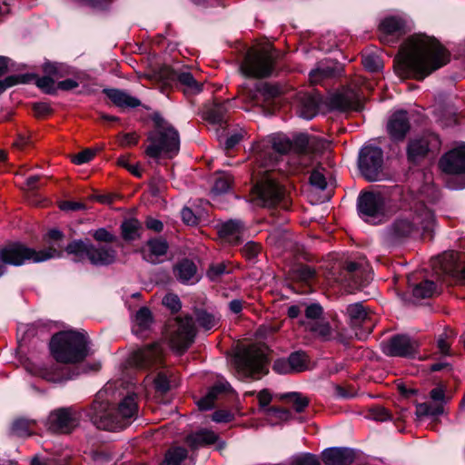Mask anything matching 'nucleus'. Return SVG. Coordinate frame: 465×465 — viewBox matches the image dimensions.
I'll return each mask as SVG.
<instances>
[{
  "mask_svg": "<svg viewBox=\"0 0 465 465\" xmlns=\"http://www.w3.org/2000/svg\"><path fill=\"white\" fill-rule=\"evenodd\" d=\"M80 418L74 408H60L49 414L46 426L54 433H70L79 425Z\"/></svg>",
  "mask_w": 465,
  "mask_h": 465,
  "instance_id": "obj_14",
  "label": "nucleus"
},
{
  "mask_svg": "<svg viewBox=\"0 0 465 465\" xmlns=\"http://www.w3.org/2000/svg\"><path fill=\"white\" fill-rule=\"evenodd\" d=\"M93 237L97 242L105 243L113 242L115 240V236L104 228L95 230L93 233Z\"/></svg>",
  "mask_w": 465,
  "mask_h": 465,
  "instance_id": "obj_58",
  "label": "nucleus"
},
{
  "mask_svg": "<svg viewBox=\"0 0 465 465\" xmlns=\"http://www.w3.org/2000/svg\"><path fill=\"white\" fill-rule=\"evenodd\" d=\"M443 412V405L441 403H419L416 405V415L418 417L438 416Z\"/></svg>",
  "mask_w": 465,
  "mask_h": 465,
  "instance_id": "obj_41",
  "label": "nucleus"
},
{
  "mask_svg": "<svg viewBox=\"0 0 465 465\" xmlns=\"http://www.w3.org/2000/svg\"><path fill=\"white\" fill-rule=\"evenodd\" d=\"M141 224L136 219L126 220L122 223V235L124 240L134 241L139 236Z\"/></svg>",
  "mask_w": 465,
  "mask_h": 465,
  "instance_id": "obj_40",
  "label": "nucleus"
},
{
  "mask_svg": "<svg viewBox=\"0 0 465 465\" xmlns=\"http://www.w3.org/2000/svg\"><path fill=\"white\" fill-rule=\"evenodd\" d=\"M454 255L452 253H444L439 257V263L440 264L443 273L450 274L454 272Z\"/></svg>",
  "mask_w": 465,
  "mask_h": 465,
  "instance_id": "obj_54",
  "label": "nucleus"
},
{
  "mask_svg": "<svg viewBox=\"0 0 465 465\" xmlns=\"http://www.w3.org/2000/svg\"><path fill=\"white\" fill-rule=\"evenodd\" d=\"M440 168L449 174L465 173V143L449 151L440 160Z\"/></svg>",
  "mask_w": 465,
  "mask_h": 465,
  "instance_id": "obj_19",
  "label": "nucleus"
},
{
  "mask_svg": "<svg viewBox=\"0 0 465 465\" xmlns=\"http://www.w3.org/2000/svg\"><path fill=\"white\" fill-rule=\"evenodd\" d=\"M154 386L157 391L166 392L170 389V381L165 372H159L154 379Z\"/></svg>",
  "mask_w": 465,
  "mask_h": 465,
  "instance_id": "obj_59",
  "label": "nucleus"
},
{
  "mask_svg": "<svg viewBox=\"0 0 465 465\" xmlns=\"http://www.w3.org/2000/svg\"><path fill=\"white\" fill-rule=\"evenodd\" d=\"M244 227L241 221L230 220L218 229L219 235L222 239L232 244H236L243 232Z\"/></svg>",
  "mask_w": 465,
  "mask_h": 465,
  "instance_id": "obj_29",
  "label": "nucleus"
},
{
  "mask_svg": "<svg viewBox=\"0 0 465 465\" xmlns=\"http://www.w3.org/2000/svg\"><path fill=\"white\" fill-rule=\"evenodd\" d=\"M230 273L227 265L224 262L213 263L207 271V277L212 282L219 281L223 275Z\"/></svg>",
  "mask_w": 465,
  "mask_h": 465,
  "instance_id": "obj_50",
  "label": "nucleus"
},
{
  "mask_svg": "<svg viewBox=\"0 0 465 465\" xmlns=\"http://www.w3.org/2000/svg\"><path fill=\"white\" fill-rule=\"evenodd\" d=\"M292 465H321L318 458L311 453H302L292 458Z\"/></svg>",
  "mask_w": 465,
  "mask_h": 465,
  "instance_id": "obj_52",
  "label": "nucleus"
},
{
  "mask_svg": "<svg viewBox=\"0 0 465 465\" xmlns=\"http://www.w3.org/2000/svg\"><path fill=\"white\" fill-rule=\"evenodd\" d=\"M337 66L332 62H321L317 67L309 74V80L312 84H320L326 78L332 77L336 74Z\"/></svg>",
  "mask_w": 465,
  "mask_h": 465,
  "instance_id": "obj_32",
  "label": "nucleus"
},
{
  "mask_svg": "<svg viewBox=\"0 0 465 465\" xmlns=\"http://www.w3.org/2000/svg\"><path fill=\"white\" fill-rule=\"evenodd\" d=\"M164 350L160 342L153 343L133 352L130 356V364L144 369L152 366H160L163 363Z\"/></svg>",
  "mask_w": 465,
  "mask_h": 465,
  "instance_id": "obj_15",
  "label": "nucleus"
},
{
  "mask_svg": "<svg viewBox=\"0 0 465 465\" xmlns=\"http://www.w3.org/2000/svg\"><path fill=\"white\" fill-rule=\"evenodd\" d=\"M104 93L114 103V105L123 109L135 108L141 104V102L138 98L132 96L127 92L120 89H104Z\"/></svg>",
  "mask_w": 465,
  "mask_h": 465,
  "instance_id": "obj_28",
  "label": "nucleus"
},
{
  "mask_svg": "<svg viewBox=\"0 0 465 465\" xmlns=\"http://www.w3.org/2000/svg\"><path fill=\"white\" fill-rule=\"evenodd\" d=\"M242 252L245 258L252 260L258 255L260 246L254 242H249L243 246Z\"/></svg>",
  "mask_w": 465,
  "mask_h": 465,
  "instance_id": "obj_62",
  "label": "nucleus"
},
{
  "mask_svg": "<svg viewBox=\"0 0 465 465\" xmlns=\"http://www.w3.org/2000/svg\"><path fill=\"white\" fill-rule=\"evenodd\" d=\"M346 315L348 323L352 329L353 335L358 339H362L371 333L374 325L373 314L361 302L352 303L347 306Z\"/></svg>",
  "mask_w": 465,
  "mask_h": 465,
  "instance_id": "obj_13",
  "label": "nucleus"
},
{
  "mask_svg": "<svg viewBox=\"0 0 465 465\" xmlns=\"http://www.w3.org/2000/svg\"><path fill=\"white\" fill-rule=\"evenodd\" d=\"M95 155V152L92 149H85L77 154H75L73 158V162L75 164H83L90 162L94 156Z\"/></svg>",
  "mask_w": 465,
  "mask_h": 465,
  "instance_id": "obj_61",
  "label": "nucleus"
},
{
  "mask_svg": "<svg viewBox=\"0 0 465 465\" xmlns=\"http://www.w3.org/2000/svg\"><path fill=\"white\" fill-rule=\"evenodd\" d=\"M418 343L407 335H396L383 345V351L390 356L411 357L416 353Z\"/></svg>",
  "mask_w": 465,
  "mask_h": 465,
  "instance_id": "obj_20",
  "label": "nucleus"
},
{
  "mask_svg": "<svg viewBox=\"0 0 465 465\" xmlns=\"http://www.w3.org/2000/svg\"><path fill=\"white\" fill-rule=\"evenodd\" d=\"M331 108L339 111L361 110L362 108V97L359 90L346 88L332 94L330 98Z\"/></svg>",
  "mask_w": 465,
  "mask_h": 465,
  "instance_id": "obj_18",
  "label": "nucleus"
},
{
  "mask_svg": "<svg viewBox=\"0 0 465 465\" xmlns=\"http://www.w3.org/2000/svg\"><path fill=\"white\" fill-rule=\"evenodd\" d=\"M187 458V450L183 447L171 448L165 454L162 465H182Z\"/></svg>",
  "mask_w": 465,
  "mask_h": 465,
  "instance_id": "obj_38",
  "label": "nucleus"
},
{
  "mask_svg": "<svg viewBox=\"0 0 465 465\" xmlns=\"http://www.w3.org/2000/svg\"><path fill=\"white\" fill-rule=\"evenodd\" d=\"M345 270L347 274H350V277L353 282L352 287H354L355 289L366 285L371 279L370 274H367L364 278L362 277V271L361 269L360 264L357 262H348L346 264Z\"/></svg>",
  "mask_w": 465,
  "mask_h": 465,
  "instance_id": "obj_37",
  "label": "nucleus"
},
{
  "mask_svg": "<svg viewBox=\"0 0 465 465\" xmlns=\"http://www.w3.org/2000/svg\"><path fill=\"white\" fill-rule=\"evenodd\" d=\"M323 168L313 170L310 175V183L318 190L323 191L327 187L326 175Z\"/></svg>",
  "mask_w": 465,
  "mask_h": 465,
  "instance_id": "obj_49",
  "label": "nucleus"
},
{
  "mask_svg": "<svg viewBox=\"0 0 465 465\" xmlns=\"http://www.w3.org/2000/svg\"><path fill=\"white\" fill-rule=\"evenodd\" d=\"M322 314V308L316 303H312L307 306L305 310V315L307 320L305 322H314L321 321V316Z\"/></svg>",
  "mask_w": 465,
  "mask_h": 465,
  "instance_id": "obj_55",
  "label": "nucleus"
},
{
  "mask_svg": "<svg viewBox=\"0 0 465 465\" xmlns=\"http://www.w3.org/2000/svg\"><path fill=\"white\" fill-rule=\"evenodd\" d=\"M440 142L438 135L430 134L409 142L407 148L408 158L411 162H418L425 157L429 152L440 149Z\"/></svg>",
  "mask_w": 465,
  "mask_h": 465,
  "instance_id": "obj_16",
  "label": "nucleus"
},
{
  "mask_svg": "<svg viewBox=\"0 0 465 465\" xmlns=\"http://www.w3.org/2000/svg\"><path fill=\"white\" fill-rule=\"evenodd\" d=\"M370 417L378 421H385L391 419V414L384 407L377 406L370 410Z\"/></svg>",
  "mask_w": 465,
  "mask_h": 465,
  "instance_id": "obj_57",
  "label": "nucleus"
},
{
  "mask_svg": "<svg viewBox=\"0 0 465 465\" xmlns=\"http://www.w3.org/2000/svg\"><path fill=\"white\" fill-rule=\"evenodd\" d=\"M448 61L447 50L434 37L417 34L401 47L396 71L403 77L422 80Z\"/></svg>",
  "mask_w": 465,
  "mask_h": 465,
  "instance_id": "obj_2",
  "label": "nucleus"
},
{
  "mask_svg": "<svg viewBox=\"0 0 465 465\" xmlns=\"http://www.w3.org/2000/svg\"><path fill=\"white\" fill-rule=\"evenodd\" d=\"M162 77L168 82L177 81L183 87L185 94H195L202 91L201 84L194 79L190 72H179L170 67H164Z\"/></svg>",
  "mask_w": 465,
  "mask_h": 465,
  "instance_id": "obj_23",
  "label": "nucleus"
},
{
  "mask_svg": "<svg viewBox=\"0 0 465 465\" xmlns=\"http://www.w3.org/2000/svg\"><path fill=\"white\" fill-rule=\"evenodd\" d=\"M154 130L148 134L150 144L145 153L151 158L164 155L172 158L180 149V136L178 131L163 120H155Z\"/></svg>",
  "mask_w": 465,
  "mask_h": 465,
  "instance_id": "obj_6",
  "label": "nucleus"
},
{
  "mask_svg": "<svg viewBox=\"0 0 465 465\" xmlns=\"http://www.w3.org/2000/svg\"><path fill=\"white\" fill-rule=\"evenodd\" d=\"M282 400H286L292 403L297 412H302L309 405V399L300 392H289L281 396Z\"/></svg>",
  "mask_w": 465,
  "mask_h": 465,
  "instance_id": "obj_39",
  "label": "nucleus"
},
{
  "mask_svg": "<svg viewBox=\"0 0 465 465\" xmlns=\"http://www.w3.org/2000/svg\"><path fill=\"white\" fill-rule=\"evenodd\" d=\"M355 458L354 451L349 448H329L322 452L325 465H351Z\"/></svg>",
  "mask_w": 465,
  "mask_h": 465,
  "instance_id": "obj_25",
  "label": "nucleus"
},
{
  "mask_svg": "<svg viewBox=\"0 0 465 465\" xmlns=\"http://www.w3.org/2000/svg\"><path fill=\"white\" fill-rule=\"evenodd\" d=\"M89 340L84 332L63 331L54 334L49 348L54 359L61 363H77L89 354Z\"/></svg>",
  "mask_w": 465,
  "mask_h": 465,
  "instance_id": "obj_4",
  "label": "nucleus"
},
{
  "mask_svg": "<svg viewBox=\"0 0 465 465\" xmlns=\"http://www.w3.org/2000/svg\"><path fill=\"white\" fill-rule=\"evenodd\" d=\"M384 201L380 193H364L359 196L358 211L360 216L366 222H372L383 211Z\"/></svg>",
  "mask_w": 465,
  "mask_h": 465,
  "instance_id": "obj_17",
  "label": "nucleus"
},
{
  "mask_svg": "<svg viewBox=\"0 0 465 465\" xmlns=\"http://www.w3.org/2000/svg\"><path fill=\"white\" fill-rule=\"evenodd\" d=\"M34 421L25 419H17L13 422L12 433L18 437L29 436L32 433Z\"/></svg>",
  "mask_w": 465,
  "mask_h": 465,
  "instance_id": "obj_44",
  "label": "nucleus"
},
{
  "mask_svg": "<svg viewBox=\"0 0 465 465\" xmlns=\"http://www.w3.org/2000/svg\"><path fill=\"white\" fill-rule=\"evenodd\" d=\"M362 64L370 72H379L383 67V64L380 56L373 53L362 55Z\"/></svg>",
  "mask_w": 465,
  "mask_h": 465,
  "instance_id": "obj_48",
  "label": "nucleus"
},
{
  "mask_svg": "<svg viewBox=\"0 0 465 465\" xmlns=\"http://www.w3.org/2000/svg\"><path fill=\"white\" fill-rule=\"evenodd\" d=\"M247 134V132L242 129H237L234 130L230 135L227 137L225 141V149L231 150L232 149L236 144H238Z\"/></svg>",
  "mask_w": 465,
  "mask_h": 465,
  "instance_id": "obj_53",
  "label": "nucleus"
},
{
  "mask_svg": "<svg viewBox=\"0 0 465 465\" xmlns=\"http://www.w3.org/2000/svg\"><path fill=\"white\" fill-rule=\"evenodd\" d=\"M153 322L152 313L146 307H142L135 314L134 323L140 331L146 330L150 327Z\"/></svg>",
  "mask_w": 465,
  "mask_h": 465,
  "instance_id": "obj_47",
  "label": "nucleus"
},
{
  "mask_svg": "<svg viewBox=\"0 0 465 465\" xmlns=\"http://www.w3.org/2000/svg\"><path fill=\"white\" fill-rule=\"evenodd\" d=\"M231 389L230 384L227 381H219L213 385L207 394L198 401L197 404L200 410L207 411L213 407L214 401L217 396L222 393L228 391Z\"/></svg>",
  "mask_w": 465,
  "mask_h": 465,
  "instance_id": "obj_34",
  "label": "nucleus"
},
{
  "mask_svg": "<svg viewBox=\"0 0 465 465\" xmlns=\"http://www.w3.org/2000/svg\"><path fill=\"white\" fill-rule=\"evenodd\" d=\"M298 102V114L301 117L311 120L317 114L319 100L316 96L309 94H300Z\"/></svg>",
  "mask_w": 465,
  "mask_h": 465,
  "instance_id": "obj_30",
  "label": "nucleus"
},
{
  "mask_svg": "<svg viewBox=\"0 0 465 465\" xmlns=\"http://www.w3.org/2000/svg\"><path fill=\"white\" fill-rule=\"evenodd\" d=\"M274 61L275 54L272 49L250 50L242 63L241 70L249 77H268L273 71Z\"/></svg>",
  "mask_w": 465,
  "mask_h": 465,
  "instance_id": "obj_10",
  "label": "nucleus"
},
{
  "mask_svg": "<svg viewBox=\"0 0 465 465\" xmlns=\"http://www.w3.org/2000/svg\"><path fill=\"white\" fill-rule=\"evenodd\" d=\"M405 23L398 16H389L384 18L381 25L380 29L382 33L381 36L382 41H389L388 37L394 35H401L404 32Z\"/></svg>",
  "mask_w": 465,
  "mask_h": 465,
  "instance_id": "obj_31",
  "label": "nucleus"
},
{
  "mask_svg": "<svg viewBox=\"0 0 465 465\" xmlns=\"http://www.w3.org/2000/svg\"><path fill=\"white\" fill-rule=\"evenodd\" d=\"M98 392L93 401L88 415L93 424L100 429L116 431L129 426L138 416V403L135 394L125 396L117 405H111Z\"/></svg>",
  "mask_w": 465,
  "mask_h": 465,
  "instance_id": "obj_3",
  "label": "nucleus"
},
{
  "mask_svg": "<svg viewBox=\"0 0 465 465\" xmlns=\"http://www.w3.org/2000/svg\"><path fill=\"white\" fill-rule=\"evenodd\" d=\"M217 439L218 436L213 431L201 430L195 433L188 435L186 442L192 449H198L200 447L213 444Z\"/></svg>",
  "mask_w": 465,
  "mask_h": 465,
  "instance_id": "obj_35",
  "label": "nucleus"
},
{
  "mask_svg": "<svg viewBox=\"0 0 465 465\" xmlns=\"http://www.w3.org/2000/svg\"><path fill=\"white\" fill-rule=\"evenodd\" d=\"M20 83H24V77L19 75H10L3 80H0V94L4 93L7 88Z\"/></svg>",
  "mask_w": 465,
  "mask_h": 465,
  "instance_id": "obj_60",
  "label": "nucleus"
},
{
  "mask_svg": "<svg viewBox=\"0 0 465 465\" xmlns=\"http://www.w3.org/2000/svg\"><path fill=\"white\" fill-rule=\"evenodd\" d=\"M268 347L264 344H252L235 356V366L244 378L260 379L268 372Z\"/></svg>",
  "mask_w": 465,
  "mask_h": 465,
  "instance_id": "obj_8",
  "label": "nucleus"
},
{
  "mask_svg": "<svg viewBox=\"0 0 465 465\" xmlns=\"http://www.w3.org/2000/svg\"><path fill=\"white\" fill-rule=\"evenodd\" d=\"M436 289L434 282L426 280L417 284L412 291L413 296L416 298H429L430 297Z\"/></svg>",
  "mask_w": 465,
  "mask_h": 465,
  "instance_id": "obj_46",
  "label": "nucleus"
},
{
  "mask_svg": "<svg viewBox=\"0 0 465 465\" xmlns=\"http://www.w3.org/2000/svg\"><path fill=\"white\" fill-rule=\"evenodd\" d=\"M358 166L362 176L369 182L385 179L383 173V152L374 145L363 146L359 153Z\"/></svg>",
  "mask_w": 465,
  "mask_h": 465,
  "instance_id": "obj_12",
  "label": "nucleus"
},
{
  "mask_svg": "<svg viewBox=\"0 0 465 465\" xmlns=\"http://www.w3.org/2000/svg\"><path fill=\"white\" fill-rule=\"evenodd\" d=\"M231 389L230 384L227 381H219L213 385L207 394L198 401L197 404L200 410L207 411L213 407L214 401L217 396L222 393L228 391Z\"/></svg>",
  "mask_w": 465,
  "mask_h": 465,
  "instance_id": "obj_33",
  "label": "nucleus"
},
{
  "mask_svg": "<svg viewBox=\"0 0 465 465\" xmlns=\"http://www.w3.org/2000/svg\"><path fill=\"white\" fill-rule=\"evenodd\" d=\"M306 331H309L315 337H319L322 340H329L332 336L331 328L328 322L324 320L314 321V322H302Z\"/></svg>",
  "mask_w": 465,
  "mask_h": 465,
  "instance_id": "obj_36",
  "label": "nucleus"
},
{
  "mask_svg": "<svg viewBox=\"0 0 465 465\" xmlns=\"http://www.w3.org/2000/svg\"><path fill=\"white\" fill-rule=\"evenodd\" d=\"M61 253L53 247L37 252L19 242L8 244L0 250V276L5 273V264L20 266L26 262H41L60 257Z\"/></svg>",
  "mask_w": 465,
  "mask_h": 465,
  "instance_id": "obj_7",
  "label": "nucleus"
},
{
  "mask_svg": "<svg viewBox=\"0 0 465 465\" xmlns=\"http://www.w3.org/2000/svg\"><path fill=\"white\" fill-rule=\"evenodd\" d=\"M175 277L183 284H193L199 282L195 263L188 259L179 262L173 268Z\"/></svg>",
  "mask_w": 465,
  "mask_h": 465,
  "instance_id": "obj_27",
  "label": "nucleus"
},
{
  "mask_svg": "<svg viewBox=\"0 0 465 465\" xmlns=\"http://www.w3.org/2000/svg\"><path fill=\"white\" fill-rule=\"evenodd\" d=\"M168 338L171 347L177 352H183L194 341L196 329L192 317H177L168 325Z\"/></svg>",
  "mask_w": 465,
  "mask_h": 465,
  "instance_id": "obj_11",
  "label": "nucleus"
},
{
  "mask_svg": "<svg viewBox=\"0 0 465 465\" xmlns=\"http://www.w3.org/2000/svg\"><path fill=\"white\" fill-rule=\"evenodd\" d=\"M295 146L301 152L300 155H307L330 150L331 143L319 136L300 134L295 136Z\"/></svg>",
  "mask_w": 465,
  "mask_h": 465,
  "instance_id": "obj_21",
  "label": "nucleus"
},
{
  "mask_svg": "<svg viewBox=\"0 0 465 465\" xmlns=\"http://www.w3.org/2000/svg\"><path fill=\"white\" fill-rule=\"evenodd\" d=\"M411 129L408 113L404 110L395 112L387 123V132L392 141H402Z\"/></svg>",
  "mask_w": 465,
  "mask_h": 465,
  "instance_id": "obj_22",
  "label": "nucleus"
},
{
  "mask_svg": "<svg viewBox=\"0 0 465 465\" xmlns=\"http://www.w3.org/2000/svg\"><path fill=\"white\" fill-rule=\"evenodd\" d=\"M65 251L68 254L74 256L75 262H82L87 258L90 262L96 266L112 264L116 260V251L109 245L94 246L92 243L83 241L70 242Z\"/></svg>",
  "mask_w": 465,
  "mask_h": 465,
  "instance_id": "obj_9",
  "label": "nucleus"
},
{
  "mask_svg": "<svg viewBox=\"0 0 465 465\" xmlns=\"http://www.w3.org/2000/svg\"><path fill=\"white\" fill-rule=\"evenodd\" d=\"M229 101L223 103L214 102L205 106L204 119L213 125L223 127L227 123V112L229 109Z\"/></svg>",
  "mask_w": 465,
  "mask_h": 465,
  "instance_id": "obj_26",
  "label": "nucleus"
},
{
  "mask_svg": "<svg viewBox=\"0 0 465 465\" xmlns=\"http://www.w3.org/2000/svg\"><path fill=\"white\" fill-rule=\"evenodd\" d=\"M434 214L423 203H418L414 209L400 213L386 230L387 238L391 242L411 236L414 232L432 230Z\"/></svg>",
  "mask_w": 465,
  "mask_h": 465,
  "instance_id": "obj_5",
  "label": "nucleus"
},
{
  "mask_svg": "<svg viewBox=\"0 0 465 465\" xmlns=\"http://www.w3.org/2000/svg\"><path fill=\"white\" fill-rule=\"evenodd\" d=\"M232 183V176L229 173H219L214 180L213 192L215 193H224L229 191Z\"/></svg>",
  "mask_w": 465,
  "mask_h": 465,
  "instance_id": "obj_42",
  "label": "nucleus"
},
{
  "mask_svg": "<svg viewBox=\"0 0 465 465\" xmlns=\"http://www.w3.org/2000/svg\"><path fill=\"white\" fill-rule=\"evenodd\" d=\"M288 361L293 372H301L307 368V355L304 352L296 351L292 353Z\"/></svg>",
  "mask_w": 465,
  "mask_h": 465,
  "instance_id": "obj_45",
  "label": "nucleus"
},
{
  "mask_svg": "<svg viewBox=\"0 0 465 465\" xmlns=\"http://www.w3.org/2000/svg\"><path fill=\"white\" fill-rule=\"evenodd\" d=\"M163 304L173 312H178L181 309L180 299L173 293H167L163 299Z\"/></svg>",
  "mask_w": 465,
  "mask_h": 465,
  "instance_id": "obj_56",
  "label": "nucleus"
},
{
  "mask_svg": "<svg viewBox=\"0 0 465 465\" xmlns=\"http://www.w3.org/2000/svg\"><path fill=\"white\" fill-rule=\"evenodd\" d=\"M294 277L302 282H309L315 276V271L308 265H300L294 272Z\"/></svg>",
  "mask_w": 465,
  "mask_h": 465,
  "instance_id": "obj_51",
  "label": "nucleus"
},
{
  "mask_svg": "<svg viewBox=\"0 0 465 465\" xmlns=\"http://www.w3.org/2000/svg\"><path fill=\"white\" fill-rule=\"evenodd\" d=\"M169 244L163 237L149 239L142 247L141 253L146 262L157 264L163 261V257L167 253Z\"/></svg>",
  "mask_w": 465,
  "mask_h": 465,
  "instance_id": "obj_24",
  "label": "nucleus"
},
{
  "mask_svg": "<svg viewBox=\"0 0 465 465\" xmlns=\"http://www.w3.org/2000/svg\"><path fill=\"white\" fill-rule=\"evenodd\" d=\"M36 84L47 94L54 92V81L50 76H43L37 79Z\"/></svg>",
  "mask_w": 465,
  "mask_h": 465,
  "instance_id": "obj_64",
  "label": "nucleus"
},
{
  "mask_svg": "<svg viewBox=\"0 0 465 465\" xmlns=\"http://www.w3.org/2000/svg\"><path fill=\"white\" fill-rule=\"evenodd\" d=\"M253 150L256 153V161L261 166L266 168V174L253 187L252 202L263 207H272L282 203L286 207L285 190L276 181L272 171L278 164L280 156L289 152L300 155L301 152L295 146V137L291 141L286 136L274 135L256 143Z\"/></svg>",
  "mask_w": 465,
  "mask_h": 465,
  "instance_id": "obj_1",
  "label": "nucleus"
},
{
  "mask_svg": "<svg viewBox=\"0 0 465 465\" xmlns=\"http://www.w3.org/2000/svg\"><path fill=\"white\" fill-rule=\"evenodd\" d=\"M118 140L121 146H132L138 143L139 136L135 133L122 134Z\"/></svg>",
  "mask_w": 465,
  "mask_h": 465,
  "instance_id": "obj_63",
  "label": "nucleus"
},
{
  "mask_svg": "<svg viewBox=\"0 0 465 465\" xmlns=\"http://www.w3.org/2000/svg\"><path fill=\"white\" fill-rule=\"evenodd\" d=\"M196 321L205 331L215 328L219 323L218 317L203 310L196 312Z\"/></svg>",
  "mask_w": 465,
  "mask_h": 465,
  "instance_id": "obj_43",
  "label": "nucleus"
}]
</instances>
